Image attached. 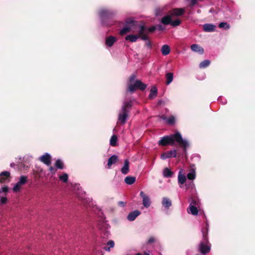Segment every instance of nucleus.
Segmentation results:
<instances>
[{"label": "nucleus", "instance_id": "nucleus-1", "mask_svg": "<svg viewBox=\"0 0 255 255\" xmlns=\"http://www.w3.org/2000/svg\"><path fill=\"white\" fill-rule=\"evenodd\" d=\"M174 141H176L180 144L185 151L187 147L189 145V143L186 139H183L181 134L179 132H176L175 134L169 135L164 136L158 141V144L162 146H165L168 144L173 145Z\"/></svg>", "mask_w": 255, "mask_h": 255}, {"label": "nucleus", "instance_id": "nucleus-2", "mask_svg": "<svg viewBox=\"0 0 255 255\" xmlns=\"http://www.w3.org/2000/svg\"><path fill=\"white\" fill-rule=\"evenodd\" d=\"M116 14L115 11L108 8H102L99 11V15L102 24L104 26H110L112 24L108 21Z\"/></svg>", "mask_w": 255, "mask_h": 255}, {"label": "nucleus", "instance_id": "nucleus-3", "mask_svg": "<svg viewBox=\"0 0 255 255\" xmlns=\"http://www.w3.org/2000/svg\"><path fill=\"white\" fill-rule=\"evenodd\" d=\"M208 228L209 225L207 222L206 228L203 229L202 230L203 234V241L200 243L199 246V250L202 254H203L208 253L209 252L211 249L210 246L209 245L207 238Z\"/></svg>", "mask_w": 255, "mask_h": 255}, {"label": "nucleus", "instance_id": "nucleus-4", "mask_svg": "<svg viewBox=\"0 0 255 255\" xmlns=\"http://www.w3.org/2000/svg\"><path fill=\"white\" fill-rule=\"evenodd\" d=\"M136 76L134 74L131 75L129 78V82L131 83L128 85V90L130 92H134L136 89L141 91L144 90L147 85L143 83L140 80H137L134 81Z\"/></svg>", "mask_w": 255, "mask_h": 255}, {"label": "nucleus", "instance_id": "nucleus-5", "mask_svg": "<svg viewBox=\"0 0 255 255\" xmlns=\"http://www.w3.org/2000/svg\"><path fill=\"white\" fill-rule=\"evenodd\" d=\"M126 26H125L120 32L121 35H124L130 31L136 32L137 26L139 24L135 21L133 18H129L126 20Z\"/></svg>", "mask_w": 255, "mask_h": 255}, {"label": "nucleus", "instance_id": "nucleus-6", "mask_svg": "<svg viewBox=\"0 0 255 255\" xmlns=\"http://www.w3.org/2000/svg\"><path fill=\"white\" fill-rule=\"evenodd\" d=\"M146 27L143 25H139L137 26L136 31L138 33L137 35L128 34L126 36L125 39L131 42H134L140 37V36L143 35L146 30Z\"/></svg>", "mask_w": 255, "mask_h": 255}, {"label": "nucleus", "instance_id": "nucleus-7", "mask_svg": "<svg viewBox=\"0 0 255 255\" xmlns=\"http://www.w3.org/2000/svg\"><path fill=\"white\" fill-rule=\"evenodd\" d=\"M129 113V110H125L124 107H122L121 110L119 111L118 118V123L122 125L126 123Z\"/></svg>", "mask_w": 255, "mask_h": 255}, {"label": "nucleus", "instance_id": "nucleus-8", "mask_svg": "<svg viewBox=\"0 0 255 255\" xmlns=\"http://www.w3.org/2000/svg\"><path fill=\"white\" fill-rule=\"evenodd\" d=\"M28 177L26 176L22 175L19 178L18 181L13 186V191L15 192H19L22 186L25 184L27 181Z\"/></svg>", "mask_w": 255, "mask_h": 255}, {"label": "nucleus", "instance_id": "nucleus-9", "mask_svg": "<svg viewBox=\"0 0 255 255\" xmlns=\"http://www.w3.org/2000/svg\"><path fill=\"white\" fill-rule=\"evenodd\" d=\"M99 229L104 233L105 237H108L110 234L109 225L105 221H102L98 225Z\"/></svg>", "mask_w": 255, "mask_h": 255}, {"label": "nucleus", "instance_id": "nucleus-10", "mask_svg": "<svg viewBox=\"0 0 255 255\" xmlns=\"http://www.w3.org/2000/svg\"><path fill=\"white\" fill-rule=\"evenodd\" d=\"M177 155V151L176 149H173L162 153L160 158L162 160H165L169 158L175 157Z\"/></svg>", "mask_w": 255, "mask_h": 255}, {"label": "nucleus", "instance_id": "nucleus-11", "mask_svg": "<svg viewBox=\"0 0 255 255\" xmlns=\"http://www.w3.org/2000/svg\"><path fill=\"white\" fill-rule=\"evenodd\" d=\"M140 196L142 198V204L144 207L148 208L151 205V201L149 197L143 191L140 192Z\"/></svg>", "mask_w": 255, "mask_h": 255}, {"label": "nucleus", "instance_id": "nucleus-12", "mask_svg": "<svg viewBox=\"0 0 255 255\" xmlns=\"http://www.w3.org/2000/svg\"><path fill=\"white\" fill-rule=\"evenodd\" d=\"M39 160L47 166L51 164V157L50 154L45 153L39 158Z\"/></svg>", "mask_w": 255, "mask_h": 255}, {"label": "nucleus", "instance_id": "nucleus-13", "mask_svg": "<svg viewBox=\"0 0 255 255\" xmlns=\"http://www.w3.org/2000/svg\"><path fill=\"white\" fill-rule=\"evenodd\" d=\"M118 40V39L114 36H109L105 39V44L107 47H111Z\"/></svg>", "mask_w": 255, "mask_h": 255}, {"label": "nucleus", "instance_id": "nucleus-14", "mask_svg": "<svg viewBox=\"0 0 255 255\" xmlns=\"http://www.w3.org/2000/svg\"><path fill=\"white\" fill-rule=\"evenodd\" d=\"M196 175V168L194 165L190 166V168L189 172L187 175V178L190 180H193L195 179Z\"/></svg>", "mask_w": 255, "mask_h": 255}, {"label": "nucleus", "instance_id": "nucleus-15", "mask_svg": "<svg viewBox=\"0 0 255 255\" xmlns=\"http://www.w3.org/2000/svg\"><path fill=\"white\" fill-rule=\"evenodd\" d=\"M170 14L173 16H179L183 15L185 12V9L183 8H176L169 11Z\"/></svg>", "mask_w": 255, "mask_h": 255}, {"label": "nucleus", "instance_id": "nucleus-16", "mask_svg": "<svg viewBox=\"0 0 255 255\" xmlns=\"http://www.w3.org/2000/svg\"><path fill=\"white\" fill-rule=\"evenodd\" d=\"M172 16L170 12H168L167 14L164 15L160 20V22L164 25H169L171 23Z\"/></svg>", "mask_w": 255, "mask_h": 255}, {"label": "nucleus", "instance_id": "nucleus-17", "mask_svg": "<svg viewBox=\"0 0 255 255\" xmlns=\"http://www.w3.org/2000/svg\"><path fill=\"white\" fill-rule=\"evenodd\" d=\"M10 172L8 171H3L0 173V183H3L9 181Z\"/></svg>", "mask_w": 255, "mask_h": 255}, {"label": "nucleus", "instance_id": "nucleus-18", "mask_svg": "<svg viewBox=\"0 0 255 255\" xmlns=\"http://www.w3.org/2000/svg\"><path fill=\"white\" fill-rule=\"evenodd\" d=\"M141 212L138 210H134L133 211L130 212L127 216V219L129 221H134L137 217H138Z\"/></svg>", "mask_w": 255, "mask_h": 255}, {"label": "nucleus", "instance_id": "nucleus-19", "mask_svg": "<svg viewBox=\"0 0 255 255\" xmlns=\"http://www.w3.org/2000/svg\"><path fill=\"white\" fill-rule=\"evenodd\" d=\"M203 30L205 32H210L215 30L216 26L211 23H206L203 25Z\"/></svg>", "mask_w": 255, "mask_h": 255}, {"label": "nucleus", "instance_id": "nucleus-20", "mask_svg": "<svg viewBox=\"0 0 255 255\" xmlns=\"http://www.w3.org/2000/svg\"><path fill=\"white\" fill-rule=\"evenodd\" d=\"M182 170H180L178 173V183L180 185V187H182V185H183L186 181V177L183 174H182Z\"/></svg>", "mask_w": 255, "mask_h": 255}, {"label": "nucleus", "instance_id": "nucleus-21", "mask_svg": "<svg viewBox=\"0 0 255 255\" xmlns=\"http://www.w3.org/2000/svg\"><path fill=\"white\" fill-rule=\"evenodd\" d=\"M167 13V10L164 7L157 8L155 11V15L156 16H162Z\"/></svg>", "mask_w": 255, "mask_h": 255}, {"label": "nucleus", "instance_id": "nucleus-22", "mask_svg": "<svg viewBox=\"0 0 255 255\" xmlns=\"http://www.w3.org/2000/svg\"><path fill=\"white\" fill-rule=\"evenodd\" d=\"M191 49L196 52H198L199 54H203L204 53V49L198 44H194L191 46Z\"/></svg>", "mask_w": 255, "mask_h": 255}, {"label": "nucleus", "instance_id": "nucleus-23", "mask_svg": "<svg viewBox=\"0 0 255 255\" xmlns=\"http://www.w3.org/2000/svg\"><path fill=\"white\" fill-rule=\"evenodd\" d=\"M162 205L166 209H168L172 205L171 200L167 197H163L162 200Z\"/></svg>", "mask_w": 255, "mask_h": 255}, {"label": "nucleus", "instance_id": "nucleus-24", "mask_svg": "<svg viewBox=\"0 0 255 255\" xmlns=\"http://www.w3.org/2000/svg\"><path fill=\"white\" fill-rule=\"evenodd\" d=\"M129 172V162L128 159H126L124 161V165L121 169V172L126 175Z\"/></svg>", "mask_w": 255, "mask_h": 255}, {"label": "nucleus", "instance_id": "nucleus-25", "mask_svg": "<svg viewBox=\"0 0 255 255\" xmlns=\"http://www.w3.org/2000/svg\"><path fill=\"white\" fill-rule=\"evenodd\" d=\"M157 94V89L155 86H153L151 87L150 90V93L148 95V98L150 99H154Z\"/></svg>", "mask_w": 255, "mask_h": 255}, {"label": "nucleus", "instance_id": "nucleus-26", "mask_svg": "<svg viewBox=\"0 0 255 255\" xmlns=\"http://www.w3.org/2000/svg\"><path fill=\"white\" fill-rule=\"evenodd\" d=\"M118 159V157L116 155H113L111 156L108 160V168H110L111 166L115 164Z\"/></svg>", "mask_w": 255, "mask_h": 255}, {"label": "nucleus", "instance_id": "nucleus-27", "mask_svg": "<svg viewBox=\"0 0 255 255\" xmlns=\"http://www.w3.org/2000/svg\"><path fill=\"white\" fill-rule=\"evenodd\" d=\"M189 211H188V212L189 213H191L193 215H197L198 214V210L197 208L194 205H192V203H191L189 207Z\"/></svg>", "mask_w": 255, "mask_h": 255}, {"label": "nucleus", "instance_id": "nucleus-28", "mask_svg": "<svg viewBox=\"0 0 255 255\" xmlns=\"http://www.w3.org/2000/svg\"><path fill=\"white\" fill-rule=\"evenodd\" d=\"M161 51L163 55H167L170 52V47L168 45H163L161 48Z\"/></svg>", "mask_w": 255, "mask_h": 255}, {"label": "nucleus", "instance_id": "nucleus-29", "mask_svg": "<svg viewBox=\"0 0 255 255\" xmlns=\"http://www.w3.org/2000/svg\"><path fill=\"white\" fill-rule=\"evenodd\" d=\"M125 181L128 185H131L135 181V177L133 176H128L125 179Z\"/></svg>", "mask_w": 255, "mask_h": 255}, {"label": "nucleus", "instance_id": "nucleus-30", "mask_svg": "<svg viewBox=\"0 0 255 255\" xmlns=\"http://www.w3.org/2000/svg\"><path fill=\"white\" fill-rule=\"evenodd\" d=\"M77 197L81 200H86V193L82 189H79V191L77 193Z\"/></svg>", "mask_w": 255, "mask_h": 255}, {"label": "nucleus", "instance_id": "nucleus-31", "mask_svg": "<svg viewBox=\"0 0 255 255\" xmlns=\"http://www.w3.org/2000/svg\"><path fill=\"white\" fill-rule=\"evenodd\" d=\"M172 174L173 172L168 168H165L163 170V175L164 177H170Z\"/></svg>", "mask_w": 255, "mask_h": 255}, {"label": "nucleus", "instance_id": "nucleus-32", "mask_svg": "<svg viewBox=\"0 0 255 255\" xmlns=\"http://www.w3.org/2000/svg\"><path fill=\"white\" fill-rule=\"evenodd\" d=\"M166 84L169 85L173 81V74L172 73H168L166 74Z\"/></svg>", "mask_w": 255, "mask_h": 255}, {"label": "nucleus", "instance_id": "nucleus-33", "mask_svg": "<svg viewBox=\"0 0 255 255\" xmlns=\"http://www.w3.org/2000/svg\"><path fill=\"white\" fill-rule=\"evenodd\" d=\"M210 61L209 60H205L202 61L199 64V67L200 68H205L207 67L210 64Z\"/></svg>", "mask_w": 255, "mask_h": 255}, {"label": "nucleus", "instance_id": "nucleus-34", "mask_svg": "<svg viewBox=\"0 0 255 255\" xmlns=\"http://www.w3.org/2000/svg\"><path fill=\"white\" fill-rule=\"evenodd\" d=\"M55 166L58 169H62L64 168V163L61 159H57L56 161Z\"/></svg>", "mask_w": 255, "mask_h": 255}, {"label": "nucleus", "instance_id": "nucleus-35", "mask_svg": "<svg viewBox=\"0 0 255 255\" xmlns=\"http://www.w3.org/2000/svg\"><path fill=\"white\" fill-rule=\"evenodd\" d=\"M59 177L60 180L64 183L67 182L68 180V175L66 173H64L62 175H60Z\"/></svg>", "mask_w": 255, "mask_h": 255}, {"label": "nucleus", "instance_id": "nucleus-36", "mask_svg": "<svg viewBox=\"0 0 255 255\" xmlns=\"http://www.w3.org/2000/svg\"><path fill=\"white\" fill-rule=\"evenodd\" d=\"M117 142V137L116 135H113L110 139V144L112 146L116 145Z\"/></svg>", "mask_w": 255, "mask_h": 255}, {"label": "nucleus", "instance_id": "nucleus-37", "mask_svg": "<svg viewBox=\"0 0 255 255\" xmlns=\"http://www.w3.org/2000/svg\"><path fill=\"white\" fill-rule=\"evenodd\" d=\"M185 188L186 189H193L195 188V184L193 182V180L190 182H188L185 184Z\"/></svg>", "mask_w": 255, "mask_h": 255}, {"label": "nucleus", "instance_id": "nucleus-38", "mask_svg": "<svg viewBox=\"0 0 255 255\" xmlns=\"http://www.w3.org/2000/svg\"><path fill=\"white\" fill-rule=\"evenodd\" d=\"M219 27L221 28H224L225 29H228L230 28V25L227 22H222L219 23Z\"/></svg>", "mask_w": 255, "mask_h": 255}, {"label": "nucleus", "instance_id": "nucleus-39", "mask_svg": "<svg viewBox=\"0 0 255 255\" xmlns=\"http://www.w3.org/2000/svg\"><path fill=\"white\" fill-rule=\"evenodd\" d=\"M115 243L113 241L110 240L107 243V245L109 246V247H105L104 249L107 251H110L111 248H113L114 246Z\"/></svg>", "mask_w": 255, "mask_h": 255}, {"label": "nucleus", "instance_id": "nucleus-40", "mask_svg": "<svg viewBox=\"0 0 255 255\" xmlns=\"http://www.w3.org/2000/svg\"><path fill=\"white\" fill-rule=\"evenodd\" d=\"M132 106L131 102H125L124 103L122 107H124L125 110L130 109Z\"/></svg>", "mask_w": 255, "mask_h": 255}, {"label": "nucleus", "instance_id": "nucleus-41", "mask_svg": "<svg viewBox=\"0 0 255 255\" xmlns=\"http://www.w3.org/2000/svg\"><path fill=\"white\" fill-rule=\"evenodd\" d=\"M180 24L181 21L179 19H177L174 20H172L171 19V23H170V25H171L172 26H177L179 25Z\"/></svg>", "mask_w": 255, "mask_h": 255}, {"label": "nucleus", "instance_id": "nucleus-42", "mask_svg": "<svg viewBox=\"0 0 255 255\" xmlns=\"http://www.w3.org/2000/svg\"><path fill=\"white\" fill-rule=\"evenodd\" d=\"M175 118L173 116H170L167 119V123L170 125H172L175 122Z\"/></svg>", "mask_w": 255, "mask_h": 255}, {"label": "nucleus", "instance_id": "nucleus-43", "mask_svg": "<svg viewBox=\"0 0 255 255\" xmlns=\"http://www.w3.org/2000/svg\"><path fill=\"white\" fill-rule=\"evenodd\" d=\"M218 101L219 103L223 105L226 104L227 102V100L222 96H220L218 98Z\"/></svg>", "mask_w": 255, "mask_h": 255}, {"label": "nucleus", "instance_id": "nucleus-44", "mask_svg": "<svg viewBox=\"0 0 255 255\" xmlns=\"http://www.w3.org/2000/svg\"><path fill=\"white\" fill-rule=\"evenodd\" d=\"M7 199L5 197H2L0 198V205L5 204L7 203Z\"/></svg>", "mask_w": 255, "mask_h": 255}, {"label": "nucleus", "instance_id": "nucleus-45", "mask_svg": "<svg viewBox=\"0 0 255 255\" xmlns=\"http://www.w3.org/2000/svg\"><path fill=\"white\" fill-rule=\"evenodd\" d=\"M146 30L145 32H146L147 31H148L149 32H153L156 30L155 26H152L151 27H149L148 28L146 27Z\"/></svg>", "mask_w": 255, "mask_h": 255}, {"label": "nucleus", "instance_id": "nucleus-46", "mask_svg": "<svg viewBox=\"0 0 255 255\" xmlns=\"http://www.w3.org/2000/svg\"><path fill=\"white\" fill-rule=\"evenodd\" d=\"M156 29H157L159 31H162L164 29V27L161 24H157L155 26Z\"/></svg>", "mask_w": 255, "mask_h": 255}, {"label": "nucleus", "instance_id": "nucleus-47", "mask_svg": "<svg viewBox=\"0 0 255 255\" xmlns=\"http://www.w3.org/2000/svg\"><path fill=\"white\" fill-rule=\"evenodd\" d=\"M49 170L51 172V173L52 174H55V173L56 172V169L54 167H53L52 166H50L49 167Z\"/></svg>", "mask_w": 255, "mask_h": 255}, {"label": "nucleus", "instance_id": "nucleus-48", "mask_svg": "<svg viewBox=\"0 0 255 255\" xmlns=\"http://www.w3.org/2000/svg\"><path fill=\"white\" fill-rule=\"evenodd\" d=\"M197 1L198 0H190V4L189 6L191 7L195 5L197 3Z\"/></svg>", "mask_w": 255, "mask_h": 255}, {"label": "nucleus", "instance_id": "nucleus-49", "mask_svg": "<svg viewBox=\"0 0 255 255\" xmlns=\"http://www.w3.org/2000/svg\"><path fill=\"white\" fill-rule=\"evenodd\" d=\"M155 241V239H154V238L153 237H151L148 240L147 243L148 244H152V243H154Z\"/></svg>", "mask_w": 255, "mask_h": 255}, {"label": "nucleus", "instance_id": "nucleus-50", "mask_svg": "<svg viewBox=\"0 0 255 255\" xmlns=\"http://www.w3.org/2000/svg\"><path fill=\"white\" fill-rule=\"evenodd\" d=\"M118 204L120 207H124L126 205V202L123 201H119Z\"/></svg>", "mask_w": 255, "mask_h": 255}, {"label": "nucleus", "instance_id": "nucleus-51", "mask_svg": "<svg viewBox=\"0 0 255 255\" xmlns=\"http://www.w3.org/2000/svg\"><path fill=\"white\" fill-rule=\"evenodd\" d=\"M146 32H145L143 35L140 36L139 38H141L142 40H147V36L145 35Z\"/></svg>", "mask_w": 255, "mask_h": 255}, {"label": "nucleus", "instance_id": "nucleus-52", "mask_svg": "<svg viewBox=\"0 0 255 255\" xmlns=\"http://www.w3.org/2000/svg\"><path fill=\"white\" fill-rule=\"evenodd\" d=\"M1 191L3 192H8V187L6 186H3L1 188Z\"/></svg>", "mask_w": 255, "mask_h": 255}, {"label": "nucleus", "instance_id": "nucleus-53", "mask_svg": "<svg viewBox=\"0 0 255 255\" xmlns=\"http://www.w3.org/2000/svg\"><path fill=\"white\" fill-rule=\"evenodd\" d=\"M42 170H42V168H38L37 169V171H36V173H41V172H42Z\"/></svg>", "mask_w": 255, "mask_h": 255}, {"label": "nucleus", "instance_id": "nucleus-54", "mask_svg": "<svg viewBox=\"0 0 255 255\" xmlns=\"http://www.w3.org/2000/svg\"><path fill=\"white\" fill-rule=\"evenodd\" d=\"M160 118L163 120V121H165L167 122V118H166V117L165 116H161Z\"/></svg>", "mask_w": 255, "mask_h": 255}, {"label": "nucleus", "instance_id": "nucleus-55", "mask_svg": "<svg viewBox=\"0 0 255 255\" xmlns=\"http://www.w3.org/2000/svg\"><path fill=\"white\" fill-rule=\"evenodd\" d=\"M146 45H147V47H148L149 48H151V43L150 42H147L146 43Z\"/></svg>", "mask_w": 255, "mask_h": 255}, {"label": "nucleus", "instance_id": "nucleus-56", "mask_svg": "<svg viewBox=\"0 0 255 255\" xmlns=\"http://www.w3.org/2000/svg\"><path fill=\"white\" fill-rule=\"evenodd\" d=\"M134 255H142V254H140V253H138V254H136ZM145 255H149V254H146Z\"/></svg>", "mask_w": 255, "mask_h": 255}, {"label": "nucleus", "instance_id": "nucleus-57", "mask_svg": "<svg viewBox=\"0 0 255 255\" xmlns=\"http://www.w3.org/2000/svg\"><path fill=\"white\" fill-rule=\"evenodd\" d=\"M14 165V163H11V164H10V166H11V167H13Z\"/></svg>", "mask_w": 255, "mask_h": 255}, {"label": "nucleus", "instance_id": "nucleus-58", "mask_svg": "<svg viewBox=\"0 0 255 255\" xmlns=\"http://www.w3.org/2000/svg\"><path fill=\"white\" fill-rule=\"evenodd\" d=\"M186 0V1H189V0Z\"/></svg>", "mask_w": 255, "mask_h": 255}]
</instances>
